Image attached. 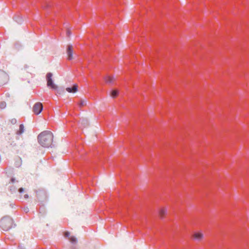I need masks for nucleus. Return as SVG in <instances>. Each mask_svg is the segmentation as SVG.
<instances>
[{
  "label": "nucleus",
  "mask_w": 249,
  "mask_h": 249,
  "mask_svg": "<svg viewBox=\"0 0 249 249\" xmlns=\"http://www.w3.org/2000/svg\"><path fill=\"white\" fill-rule=\"evenodd\" d=\"M167 209L165 208H161L159 210V215L162 218L167 213Z\"/></svg>",
  "instance_id": "obj_11"
},
{
  "label": "nucleus",
  "mask_w": 249,
  "mask_h": 249,
  "mask_svg": "<svg viewBox=\"0 0 249 249\" xmlns=\"http://www.w3.org/2000/svg\"><path fill=\"white\" fill-rule=\"evenodd\" d=\"M37 139L39 143L42 146L49 147L52 144L53 135L50 131H44L38 135Z\"/></svg>",
  "instance_id": "obj_1"
},
{
  "label": "nucleus",
  "mask_w": 249,
  "mask_h": 249,
  "mask_svg": "<svg viewBox=\"0 0 249 249\" xmlns=\"http://www.w3.org/2000/svg\"><path fill=\"white\" fill-rule=\"evenodd\" d=\"M43 109V105L40 102L36 103L33 106V111L36 115H38Z\"/></svg>",
  "instance_id": "obj_6"
},
{
  "label": "nucleus",
  "mask_w": 249,
  "mask_h": 249,
  "mask_svg": "<svg viewBox=\"0 0 249 249\" xmlns=\"http://www.w3.org/2000/svg\"><path fill=\"white\" fill-rule=\"evenodd\" d=\"M11 123L13 124H15L17 123V120L15 118L12 119L10 120Z\"/></svg>",
  "instance_id": "obj_17"
},
{
  "label": "nucleus",
  "mask_w": 249,
  "mask_h": 249,
  "mask_svg": "<svg viewBox=\"0 0 249 249\" xmlns=\"http://www.w3.org/2000/svg\"><path fill=\"white\" fill-rule=\"evenodd\" d=\"M193 237L196 240L200 241L203 239V234L200 231H196L193 233Z\"/></svg>",
  "instance_id": "obj_7"
},
{
  "label": "nucleus",
  "mask_w": 249,
  "mask_h": 249,
  "mask_svg": "<svg viewBox=\"0 0 249 249\" xmlns=\"http://www.w3.org/2000/svg\"><path fill=\"white\" fill-rule=\"evenodd\" d=\"M105 81L106 83L107 84H113L114 82H115V79L114 77L112 76L108 75L105 77Z\"/></svg>",
  "instance_id": "obj_9"
},
{
  "label": "nucleus",
  "mask_w": 249,
  "mask_h": 249,
  "mask_svg": "<svg viewBox=\"0 0 249 249\" xmlns=\"http://www.w3.org/2000/svg\"><path fill=\"white\" fill-rule=\"evenodd\" d=\"M53 74L51 72H48L46 75V80H47V87L53 89H57V86L55 85L53 83V81L52 79Z\"/></svg>",
  "instance_id": "obj_4"
},
{
  "label": "nucleus",
  "mask_w": 249,
  "mask_h": 249,
  "mask_svg": "<svg viewBox=\"0 0 249 249\" xmlns=\"http://www.w3.org/2000/svg\"><path fill=\"white\" fill-rule=\"evenodd\" d=\"M13 226V220L9 216L3 217L0 221V226L4 231H8L11 229Z\"/></svg>",
  "instance_id": "obj_2"
},
{
  "label": "nucleus",
  "mask_w": 249,
  "mask_h": 249,
  "mask_svg": "<svg viewBox=\"0 0 249 249\" xmlns=\"http://www.w3.org/2000/svg\"><path fill=\"white\" fill-rule=\"evenodd\" d=\"M67 33V36H70V35H71V31H70L69 29H68V30H67V33Z\"/></svg>",
  "instance_id": "obj_20"
},
{
  "label": "nucleus",
  "mask_w": 249,
  "mask_h": 249,
  "mask_svg": "<svg viewBox=\"0 0 249 249\" xmlns=\"http://www.w3.org/2000/svg\"><path fill=\"white\" fill-rule=\"evenodd\" d=\"M6 107V104L5 102L2 101L0 103V108L1 109H4Z\"/></svg>",
  "instance_id": "obj_15"
},
{
  "label": "nucleus",
  "mask_w": 249,
  "mask_h": 249,
  "mask_svg": "<svg viewBox=\"0 0 249 249\" xmlns=\"http://www.w3.org/2000/svg\"><path fill=\"white\" fill-rule=\"evenodd\" d=\"M28 197H29V196H28V194H25V195H24V198L25 199H27V198H28Z\"/></svg>",
  "instance_id": "obj_21"
},
{
  "label": "nucleus",
  "mask_w": 249,
  "mask_h": 249,
  "mask_svg": "<svg viewBox=\"0 0 249 249\" xmlns=\"http://www.w3.org/2000/svg\"><path fill=\"white\" fill-rule=\"evenodd\" d=\"M86 105V102L82 100H81L78 103V106L80 107H82Z\"/></svg>",
  "instance_id": "obj_14"
},
{
  "label": "nucleus",
  "mask_w": 249,
  "mask_h": 249,
  "mask_svg": "<svg viewBox=\"0 0 249 249\" xmlns=\"http://www.w3.org/2000/svg\"><path fill=\"white\" fill-rule=\"evenodd\" d=\"M24 192H25L24 189L23 188H20L18 189V192L20 194H22V193Z\"/></svg>",
  "instance_id": "obj_18"
},
{
  "label": "nucleus",
  "mask_w": 249,
  "mask_h": 249,
  "mask_svg": "<svg viewBox=\"0 0 249 249\" xmlns=\"http://www.w3.org/2000/svg\"><path fill=\"white\" fill-rule=\"evenodd\" d=\"M118 94H119V91L117 90H113L111 92L110 95L112 97L115 98L118 96Z\"/></svg>",
  "instance_id": "obj_13"
},
{
  "label": "nucleus",
  "mask_w": 249,
  "mask_h": 249,
  "mask_svg": "<svg viewBox=\"0 0 249 249\" xmlns=\"http://www.w3.org/2000/svg\"><path fill=\"white\" fill-rule=\"evenodd\" d=\"M24 131V126L23 124H21L19 127V130L17 131L16 134L18 135H20L22 134Z\"/></svg>",
  "instance_id": "obj_12"
},
{
  "label": "nucleus",
  "mask_w": 249,
  "mask_h": 249,
  "mask_svg": "<svg viewBox=\"0 0 249 249\" xmlns=\"http://www.w3.org/2000/svg\"><path fill=\"white\" fill-rule=\"evenodd\" d=\"M69 239L71 242L72 243H76V239L73 236L71 237Z\"/></svg>",
  "instance_id": "obj_16"
},
{
  "label": "nucleus",
  "mask_w": 249,
  "mask_h": 249,
  "mask_svg": "<svg viewBox=\"0 0 249 249\" xmlns=\"http://www.w3.org/2000/svg\"><path fill=\"white\" fill-rule=\"evenodd\" d=\"M36 199L39 201H44L47 198L46 192L43 189H39L35 191Z\"/></svg>",
  "instance_id": "obj_3"
},
{
  "label": "nucleus",
  "mask_w": 249,
  "mask_h": 249,
  "mask_svg": "<svg viewBox=\"0 0 249 249\" xmlns=\"http://www.w3.org/2000/svg\"><path fill=\"white\" fill-rule=\"evenodd\" d=\"M15 180V179L14 178H12L11 179V181L12 183L14 182Z\"/></svg>",
  "instance_id": "obj_22"
},
{
  "label": "nucleus",
  "mask_w": 249,
  "mask_h": 249,
  "mask_svg": "<svg viewBox=\"0 0 249 249\" xmlns=\"http://www.w3.org/2000/svg\"><path fill=\"white\" fill-rule=\"evenodd\" d=\"M67 53L68 55V58L69 60H71L72 59V47L71 45H69L67 50Z\"/></svg>",
  "instance_id": "obj_8"
},
{
  "label": "nucleus",
  "mask_w": 249,
  "mask_h": 249,
  "mask_svg": "<svg viewBox=\"0 0 249 249\" xmlns=\"http://www.w3.org/2000/svg\"><path fill=\"white\" fill-rule=\"evenodd\" d=\"M64 236L66 237H69V236L70 235V232L66 231L64 233Z\"/></svg>",
  "instance_id": "obj_19"
},
{
  "label": "nucleus",
  "mask_w": 249,
  "mask_h": 249,
  "mask_svg": "<svg viewBox=\"0 0 249 249\" xmlns=\"http://www.w3.org/2000/svg\"><path fill=\"white\" fill-rule=\"evenodd\" d=\"M8 75L3 71H0V87L6 84L9 81Z\"/></svg>",
  "instance_id": "obj_5"
},
{
  "label": "nucleus",
  "mask_w": 249,
  "mask_h": 249,
  "mask_svg": "<svg viewBox=\"0 0 249 249\" xmlns=\"http://www.w3.org/2000/svg\"><path fill=\"white\" fill-rule=\"evenodd\" d=\"M78 86L75 84L74 85L72 88H67L66 90L69 92L75 93L77 91Z\"/></svg>",
  "instance_id": "obj_10"
}]
</instances>
